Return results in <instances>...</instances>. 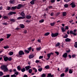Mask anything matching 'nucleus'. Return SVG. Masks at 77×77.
Wrapping results in <instances>:
<instances>
[{"instance_id": "f257e3e1", "label": "nucleus", "mask_w": 77, "mask_h": 77, "mask_svg": "<svg viewBox=\"0 0 77 77\" xmlns=\"http://www.w3.org/2000/svg\"><path fill=\"white\" fill-rule=\"evenodd\" d=\"M24 54V52L23 51H20L19 52V55L18 57H21L22 55Z\"/></svg>"}, {"instance_id": "f03ea898", "label": "nucleus", "mask_w": 77, "mask_h": 77, "mask_svg": "<svg viewBox=\"0 0 77 77\" xmlns=\"http://www.w3.org/2000/svg\"><path fill=\"white\" fill-rule=\"evenodd\" d=\"M1 68L2 69L4 70V71H8V68H7V67L5 66H2L1 67Z\"/></svg>"}, {"instance_id": "7ed1b4c3", "label": "nucleus", "mask_w": 77, "mask_h": 77, "mask_svg": "<svg viewBox=\"0 0 77 77\" xmlns=\"http://www.w3.org/2000/svg\"><path fill=\"white\" fill-rule=\"evenodd\" d=\"M59 35V33H57L55 34L52 33L51 36L52 37H56L57 36H58Z\"/></svg>"}, {"instance_id": "20e7f679", "label": "nucleus", "mask_w": 77, "mask_h": 77, "mask_svg": "<svg viewBox=\"0 0 77 77\" xmlns=\"http://www.w3.org/2000/svg\"><path fill=\"white\" fill-rule=\"evenodd\" d=\"M69 33H70V34H72V35H74L75 36H76V35H77V33L74 32H73V31H70Z\"/></svg>"}, {"instance_id": "39448f33", "label": "nucleus", "mask_w": 77, "mask_h": 77, "mask_svg": "<svg viewBox=\"0 0 77 77\" xmlns=\"http://www.w3.org/2000/svg\"><path fill=\"white\" fill-rule=\"evenodd\" d=\"M26 71H28L30 68H31V67L30 66H26L25 67Z\"/></svg>"}, {"instance_id": "423d86ee", "label": "nucleus", "mask_w": 77, "mask_h": 77, "mask_svg": "<svg viewBox=\"0 0 77 77\" xmlns=\"http://www.w3.org/2000/svg\"><path fill=\"white\" fill-rule=\"evenodd\" d=\"M70 5H71L72 8H75V5L74 2H72L70 4Z\"/></svg>"}, {"instance_id": "0eeeda50", "label": "nucleus", "mask_w": 77, "mask_h": 77, "mask_svg": "<svg viewBox=\"0 0 77 77\" xmlns=\"http://www.w3.org/2000/svg\"><path fill=\"white\" fill-rule=\"evenodd\" d=\"M16 14V12L11 11L8 13V15H12V14Z\"/></svg>"}, {"instance_id": "6e6552de", "label": "nucleus", "mask_w": 77, "mask_h": 77, "mask_svg": "<svg viewBox=\"0 0 77 77\" xmlns=\"http://www.w3.org/2000/svg\"><path fill=\"white\" fill-rule=\"evenodd\" d=\"M22 6H23V5L21 4H19L18 5V6L17 7V9H20Z\"/></svg>"}, {"instance_id": "1a4fd4ad", "label": "nucleus", "mask_w": 77, "mask_h": 77, "mask_svg": "<svg viewBox=\"0 0 77 77\" xmlns=\"http://www.w3.org/2000/svg\"><path fill=\"white\" fill-rule=\"evenodd\" d=\"M67 55H68V54H67V53H65L63 55V57L66 58V57H67Z\"/></svg>"}, {"instance_id": "9d476101", "label": "nucleus", "mask_w": 77, "mask_h": 77, "mask_svg": "<svg viewBox=\"0 0 77 77\" xmlns=\"http://www.w3.org/2000/svg\"><path fill=\"white\" fill-rule=\"evenodd\" d=\"M65 40L66 42H69V41H71V39L68 38H66Z\"/></svg>"}, {"instance_id": "9b49d317", "label": "nucleus", "mask_w": 77, "mask_h": 77, "mask_svg": "<svg viewBox=\"0 0 77 77\" xmlns=\"http://www.w3.org/2000/svg\"><path fill=\"white\" fill-rule=\"evenodd\" d=\"M36 0H32V1H31L30 2V3L31 5H34L35 4V1Z\"/></svg>"}, {"instance_id": "f8f14e48", "label": "nucleus", "mask_w": 77, "mask_h": 77, "mask_svg": "<svg viewBox=\"0 0 77 77\" xmlns=\"http://www.w3.org/2000/svg\"><path fill=\"white\" fill-rule=\"evenodd\" d=\"M33 57H34V55L33 54L30 55L29 56V59H32V58H33Z\"/></svg>"}, {"instance_id": "ddd939ff", "label": "nucleus", "mask_w": 77, "mask_h": 77, "mask_svg": "<svg viewBox=\"0 0 77 77\" xmlns=\"http://www.w3.org/2000/svg\"><path fill=\"white\" fill-rule=\"evenodd\" d=\"M24 18H25V17H20L17 18V20H21V19H24Z\"/></svg>"}, {"instance_id": "4468645a", "label": "nucleus", "mask_w": 77, "mask_h": 77, "mask_svg": "<svg viewBox=\"0 0 77 77\" xmlns=\"http://www.w3.org/2000/svg\"><path fill=\"white\" fill-rule=\"evenodd\" d=\"M31 17L32 16L29 15H27L26 17V18L27 19H30V18H31Z\"/></svg>"}, {"instance_id": "2eb2a0df", "label": "nucleus", "mask_w": 77, "mask_h": 77, "mask_svg": "<svg viewBox=\"0 0 77 77\" xmlns=\"http://www.w3.org/2000/svg\"><path fill=\"white\" fill-rule=\"evenodd\" d=\"M4 60L6 62L8 60V57H5L4 58Z\"/></svg>"}, {"instance_id": "dca6fc26", "label": "nucleus", "mask_w": 77, "mask_h": 77, "mask_svg": "<svg viewBox=\"0 0 77 77\" xmlns=\"http://www.w3.org/2000/svg\"><path fill=\"white\" fill-rule=\"evenodd\" d=\"M21 71L22 72H24L25 71H26V69L24 67L23 68L21 69Z\"/></svg>"}, {"instance_id": "f3484780", "label": "nucleus", "mask_w": 77, "mask_h": 77, "mask_svg": "<svg viewBox=\"0 0 77 77\" xmlns=\"http://www.w3.org/2000/svg\"><path fill=\"white\" fill-rule=\"evenodd\" d=\"M17 6H15V7H11V9L12 10H15L16 9H17Z\"/></svg>"}, {"instance_id": "a211bd4d", "label": "nucleus", "mask_w": 77, "mask_h": 77, "mask_svg": "<svg viewBox=\"0 0 77 77\" xmlns=\"http://www.w3.org/2000/svg\"><path fill=\"white\" fill-rule=\"evenodd\" d=\"M56 23V22H53V23H50V25L51 26H54V24Z\"/></svg>"}, {"instance_id": "6ab92c4d", "label": "nucleus", "mask_w": 77, "mask_h": 77, "mask_svg": "<svg viewBox=\"0 0 77 77\" xmlns=\"http://www.w3.org/2000/svg\"><path fill=\"white\" fill-rule=\"evenodd\" d=\"M20 27L21 28H22V29H23L24 28V25L23 24H21L20 25Z\"/></svg>"}, {"instance_id": "aec40b11", "label": "nucleus", "mask_w": 77, "mask_h": 77, "mask_svg": "<svg viewBox=\"0 0 77 77\" xmlns=\"http://www.w3.org/2000/svg\"><path fill=\"white\" fill-rule=\"evenodd\" d=\"M66 15V12H63V17H65Z\"/></svg>"}, {"instance_id": "412c9836", "label": "nucleus", "mask_w": 77, "mask_h": 77, "mask_svg": "<svg viewBox=\"0 0 77 77\" xmlns=\"http://www.w3.org/2000/svg\"><path fill=\"white\" fill-rule=\"evenodd\" d=\"M61 30H62V32H65V29L63 27H62L61 28Z\"/></svg>"}, {"instance_id": "4be33fe9", "label": "nucleus", "mask_w": 77, "mask_h": 77, "mask_svg": "<svg viewBox=\"0 0 77 77\" xmlns=\"http://www.w3.org/2000/svg\"><path fill=\"white\" fill-rule=\"evenodd\" d=\"M21 15L22 16V17H24L25 14H24V13H23V12H22L21 13Z\"/></svg>"}, {"instance_id": "5701e85b", "label": "nucleus", "mask_w": 77, "mask_h": 77, "mask_svg": "<svg viewBox=\"0 0 77 77\" xmlns=\"http://www.w3.org/2000/svg\"><path fill=\"white\" fill-rule=\"evenodd\" d=\"M17 69H18V70H19V71H20L21 69V67H20V66H17Z\"/></svg>"}, {"instance_id": "b1692460", "label": "nucleus", "mask_w": 77, "mask_h": 77, "mask_svg": "<svg viewBox=\"0 0 77 77\" xmlns=\"http://www.w3.org/2000/svg\"><path fill=\"white\" fill-rule=\"evenodd\" d=\"M42 70V68H40L39 69H38V71H39V72H41Z\"/></svg>"}, {"instance_id": "393cba45", "label": "nucleus", "mask_w": 77, "mask_h": 77, "mask_svg": "<svg viewBox=\"0 0 77 77\" xmlns=\"http://www.w3.org/2000/svg\"><path fill=\"white\" fill-rule=\"evenodd\" d=\"M29 72L31 74L32 72V69H30L29 70Z\"/></svg>"}, {"instance_id": "a878e982", "label": "nucleus", "mask_w": 77, "mask_h": 77, "mask_svg": "<svg viewBox=\"0 0 77 77\" xmlns=\"http://www.w3.org/2000/svg\"><path fill=\"white\" fill-rule=\"evenodd\" d=\"M48 57V58H50V56H51V55H50V54L49 53L47 54Z\"/></svg>"}, {"instance_id": "bb28decb", "label": "nucleus", "mask_w": 77, "mask_h": 77, "mask_svg": "<svg viewBox=\"0 0 77 77\" xmlns=\"http://www.w3.org/2000/svg\"><path fill=\"white\" fill-rule=\"evenodd\" d=\"M9 54L10 56H12V55H13V54H14V53L13 52L11 51L9 53Z\"/></svg>"}, {"instance_id": "cd10ccee", "label": "nucleus", "mask_w": 77, "mask_h": 77, "mask_svg": "<svg viewBox=\"0 0 77 77\" xmlns=\"http://www.w3.org/2000/svg\"><path fill=\"white\" fill-rule=\"evenodd\" d=\"M50 35V32H47L46 33H45V36H48V35Z\"/></svg>"}, {"instance_id": "c85d7f7f", "label": "nucleus", "mask_w": 77, "mask_h": 77, "mask_svg": "<svg viewBox=\"0 0 77 77\" xmlns=\"http://www.w3.org/2000/svg\"><path fill=\"white\" fill-rule=\"evenodd\" d=\"M75 44L74 45V47H75V48H77V42H75Z\"/></svg>"}, {"instance_id": "c756f323", "label": "nucleus", "mask_w": 77, "mask_h": 77, "mask_svg": "<svg viewBox=\"0 0 77 77\" xmlns=\"http://www.w3.org/2000/svg\"><path fill=\"white\" fill-rule=\"evenodd\" d=\"M41 47H40L39 48H36V50L38 51L40 50H41Z\"/></svg>"}, {"instance_id": "7c9ffc66", "label": "nucleus", "mask_w": 77, "mask_h": 77, "mask_svg": "<svg viewBox=\"0 0 77 77\" xmlns=\"http://www.w3.org/2000/svg\"><path fill=\"white\" fill-rule=\"evenodd\" d=\"M11 36V34H7V38H9L10 36Z\"/></svg>"}, {"instance_id": "2f4dec72", "label": "nucleus", "mask_w": 77, "mask_h": 77, "mask_svg": "<svg viewBox=\"0 0 77 77\" xmlns=\"http://www.w3.org/2000/svg\"><path fill=\"white\" fill-rule=\"evenodd\" d=\"M10 21H12V22H15V20L14 19H11L10 20Z\"/></svg>"}, {"instance_id": "473e14b6", "label": "nucleus", "mask_w": 77, "mask_h": 77, "mask_svg": "<svg viewBox=\"0 0 77 77\" xmlns=\"http://www.w3.org/2000/svg\"><path fill=\"white\" fill-rule=\"evenodd\" d=\"M3 75V73L2 72H0V76H2Z\"/></svg>"}, {"instance_id": "72a5a7b5", "label": "nucleus", "mask_w": 77, "mask_h": 77, "mask_svg": "<svg viewBox=\"0 0 77 77\" xmlns=\"http://www.w3.org/2000/svg\"><path fill=\"white\" fill-rule=\"evenodd\" d=\"M4 48L5 49H6V48H9V47L7 46H5Z\"/></svg>"}, {"instance_id": "f704fd0d", "label": "nucleus", "mask_w": 77, "mask_h": 77, "mask_svg": "<svg viewBox=\"0 0 77 77\" xmlns=\"http://www.w3.org/2000/svg\"><path fill=\"white\" fill-rule=\"evenodd\" d=\"M68 35L67 34H66V35L64 36L63 37L64 38H68Z\"/></svg>"}, {"instance_id": "c9c22d12", "label": "nucleus", "mask_w": 77, "mask_h": 77, "mask_svg": "<svg viewBox=\"0 0 77 77\" xmlns=\"http://www.w3.org/2000/svg\"><path fill=\"white\" fill-rule=\"evenodd\" d=\"M50 67H49V66L48 65L47 66H45V68L46 69H48Z\"/></svg>"}, {"instance_id": "e433bc0d", "label": "nucleus", "mask_w": 77, "mask_h": 77, "mask_svg": "<svg viewBox=\"0 0 77 77\" xmlns=\"http://www.w3.org/2000/svg\"><path fill=\"white\" fill-rule=\"evenodd\" d=\"M46 76V75H45V74L44 73L42 75V77H45Z\"/></svg>"}, {"instance_id": "4c0bfd02", "label": "nucleus", "mask_w": 77, "mask_h": 77, "mask_svg": "<svg viewBox=\"0 0 77 77\" xmlns=\"http://www.w3.org/2000/svg\"><path fill=\"white\" fill-rule=\"evenodd\" d=\"M60 44L59 43H57L56 45V47H58V46H59L60 45Z\"/></svg>"}, {"instance_id": "58836bf2", "label": "nucleus", "mask_w": 77, "mask_h": 77, "mask_svg": "<svg viewBox=\"0 0 77 77\" xmlns=\"http://www.w3.org/2000/svg\"><path fill=\"white\" fill-rule=\"evenodd\" d=\"M69 73H70V74H72V71L71 70V69H70L69 71Z\"/></svg>"}, {"instance_id": "ea45409f", "label": "nucleus", "mask_w": 77, "mask_h": 77, "mask_svg": "<svg viewBox=\"0 0 77 77\" xmlns=\"http://www.w3.org/2000/svg\"><path fill=\"white\" fill-rule=\"evenodd\" d=\"M3 18H4V19H8V17L6 16H4L3 17Z\"/></svg>"}, {"instance_id": "a19ab883", "label": "nucleus", "mask_w": 77, "mask_h": 77, "mask_svg": "<svg viewBox=\"0 0 77 77\" xmlns=\"http://www.w3.org/2000/svg\"><path fill=\"white\" fill-rule=\"evenodd\" d=\"M51 75H51V73H49L48 74V77H51Z\"/></svg>"}, {"instance_id": "79ce46f5", "label": "nucleus", "mask_w": 77, "mask_h": 77, "mask_svg": "<svg viewBox=\"0 0 77 77\" xmlns=\"http://www.w3.org/2000/svg\"><path fill=\"white\" fill-rule=\"evenodd\" d=\"M19 73L18 72H17V71H16L15 72V74H16L17 75H18V73Z\"/></svg>"}, {"instance_id": "37998d69", "label": "nucleus", "mask_w": 77, "mask_h": 77, "mask_svg": "<svg viewBox=\"0 0 77 77\" xmlns=\"http://www.w3.org/2000/svg\"><path fill=\"white\" fill-rule=\"evenodd\" d=\"M25 51L27 53H29V51L27 50H25Z\"/></svg>"}, {"instance_id": "c03bdc74", "label": "nucleus", "mask_w": 77, "mask_h": 77, "mask_svg": "<svg viewBox=\"0 0 77 77\" xmlns=\"http://www.w3.org/2000/svg\"><path fill=\"white\" fill-rule=\"evenodd\" d=\"M71 0H64V2H69V1H71Z\"/></svg>"}, {"instance_id": "a18cd8bd", "label": "nucleus", "mask_w": 77, "mask_h": 77, "mask_svg": "<svg viewBox=\"0 0 77 77\" xmlns=\"http://www.w3.org/2000/svg\"><path fill=\"white\" fill-rule=\"evenodd\" d=\"M32 49V47H30L28 48V50H29V51H30Z\"/></svg>"}, {"instance_id": "49530a36", "label": "nucleus", "mask_w": 77, "mask_h": 77, "mask_svg": "<svg viewBox=\"0 0 77 77\" xmlns=\"http://www.w3.org/2000/svg\"><path fill=\"white\" fill-rule=\"evenodd\" d=\"M44 20H41L39 21V22L40 23H43V22H44Z\"/></svg>"}, {"instance_id": "de8ad7c7", "label": "nucleus", "mask_w": 77, "mask_h": 77, "mask_svg": "<svg viewBox=\"0 0 77 77\" xmlns=\"http://www.w3.org/2000/svg\"><path fill=\"white\" fill-rule=\"evenodd\" d=\"M64 76L65 74H64V73L61 74L60 75L61 77H64Z\"/></svg>"}, {"instance_id": "09e8293b", "label": "nucleus", "mask_w": 77, "mask_h": 77, "mask_svg": "<svg viewBox=\"0 0 77 77\" xmlns=\"http://www.w3.org/2000/svg\"><path fill=\"white\" fill-rule=\"evenodd\" d=\"M64 6L65 8H68V5L67 4L65 5Z\"/></svg>"}, {"instance_id": "8fccbe9b", "label": "nucleus", "mask_w": 77, "mask_h": 77, "mask_svg": "<svg viewBox=\"0 0 77 77\" xmlns=\"http://www.w3.org/2000/svg\"><path fill=\"white\" fill-rule=\"evenodd\" d=\"M16 75H15V74L11 75V77H16Z\"/></svg>"}, {"instance_id": "3c124183", "label": "nucleus", "mask_w": 77, "mask_h": 77, "mask_svg": "<svg viewBox=\"0 0 77 77\" xmlns=\"http://www.w3.org/2000/svg\"><path fill=\"white\" fill-rule=\"evenodd\" d=\"M44 57H43V56H40L39 57V59H42V58H43Z\"/></svg>"}, {"instance_id": "603ef678", "label": "nucleus", "mask_w": 77, "mask_h": 77, "mask_svg": "<svg viewBox=\"0 0 77 77\" xmlns=\"http://www.w3.org/2000/svg\"><path fill=\"white\" fill-rule=\"evenodd\" d=\"M51 3H54V2H55V0H51Z\"/></svg>"}, {"instance_id": "864d4df0", "label": "nucleus", "mask_w": 77, "mask_h": 77, "mask_svg": "<svg viewBox=\"0 0 77 77\" xmlns=\"http://www.w3.org/2000/svg\"><path fill=\"white\" fill-rule=\"evenodd\" d=\"M55 53H56L57 55H58L59 54V52H57V51H55Z\"/></svg>"}, {"instance_id": "5fc2aeb1", "label": "nucleus", "mask_w": 77, "mask_h": 77, "mask_svg": "<svg viewBox=\"0 0 77 77\" xmlns=\"http://www.w3.org/2000/svg\"><path fill=\"white\" fill-rule=\"evenodd\" d=\"M11 9V7H8L7 10H9Z\"/></svg>"}, {"instance_id": "6e6d98bb", "label": "nucleus", "mask_w": 77, "mask_h": 77, "mask_svg": "<svg viewBox=\"0 0 77 77\" xmlns=\"http://www.w3.org/2000/svg\"><path fill=\"white\" fill-rule=\"evenodd\" d=\"M8 60H9V61H11V60H12V58H8Z\"/></svg>"}, {"instance_id": "4d7b16f0", "label": "nucleus", "mask_w": 77, "mask_h": 77, "mask_svg": "<svg viewBox=\"0 0 77 77\" xmlns=\"http://www.w3.org/2000/svg\"><path fill=\"white\" fill-rule=\"evenodd\" d=\"M52 8H53V6H50L48 7V8L49 9H52Z\"/></svg>"}, {"instance_id": "13d9d810", "label": "nucleus", "mask_w": 77, "mask_h": 77, "mask_svg": "<svg viewBox=\"0 0 77 77\" xmlns=\"http://www.w3.org/2000/svg\"><path fill=\"white\" fill-rule=\"evenodd\" d=\"M68 27L66 26V28H65V30H68Z\"/></svg>"}, {"instance_id": "bf43d9fd", "label": "nucleus", "mask_w": 77, "mask_h": 77, "mask_svg": "<svg viewBox=\"0 0 77 77\" xmlns=\"http://www.w3.org/2000/svg\"><path fill=\"white\" fill-rule=\"evenodd\" d=\"M72 57H75V54H73L72 56Z\"/></svg>"}, {"instance_id": "052dcab7", "label": "nucleus", "mask_w": 77, "mask_h": 77, "mask_svg": "<svg viewBox=\"0 0 77 77\" xmlns=\"http://www.w3.org/2000/svg\"><path fill=\"white\" fill-rule=\"evenodd\" d=\"M77 29H75L73 30V32L74 33H75L76 32V31H77Z\"/></svg>"}, {"instance_id": "680f3d73", "label": "nucleus", "mask_w": 77, "mask_h": 77, "mask_svg": "<svg viewBox=\"0 0 77 77\" xmlns=\"http://www.w3.org/2000/svg\"><path fill=\"white\" fill-rule=\"evenodd\" d=\"M3 40H4V39L3 38L0 39V41H3Z\"/></svg>"}, {"instance_id": "e2e57ef3", "label": "nucleus", "mask_w": 77, "mask_h": 77, "mask_svg": "<svg viewBox=\"0 0 77 77\" xmlns=\"http://www.w3.org/2000/svg\"><path fill=\"white\" fill-rule=\"evenodd\" d=\"M65 71L66 72H68V68H67V69H66Z\"/></svg>"}, {"instance_id": "0e129e2a", "label": "nucleus", "mask_w": 77, "mask_h": 77, "mask_svg": "<svg viewBox=\"0 0 77 77\" xmlns=\"http://www.w3.org/2000/svg\"><path fill=\"white\" fill-rule=\"evenodd\" d=\"M36 63H39V61L38 60H37L35 61Z\"/></svg>"}, {"instance_id": "69168bd1", "label": "nucleus", "mask_w": 77, "mask_h": 77, "mask_svg": "<svg viewBox=\"0 0 77 77\" xmlns=\"http://www.w3.org/2000/svg\"><path fill=\"white\" fill-rule=\"evenodd\" d=\"M10 76V75H5L6 77H9Z\"/></svg>"}, {"instance_id": "338daca9", "label": "nucleus", "mask_w": 77, "mask_h": 77, "mask_svg": "<svg viewBox=\"0 0 77 77\" xmlns=\"http://www.w3.org/2000/svg\"><path fill=\"white\" fill-rule=\"evenodd\" d=\"M24 33H27V31L26 30H25L24 31Z\"/></svg>"}, {"instance_id": "774afa93", "label": "nucleus", "mask_w": 77, "mask_h": 77, "mask_svg": "<svg viewBox=\"0 0 77 77\" xmlns=\"http://www.w3.org/2000/svg\"><path fill=\"white\" fill-rule=\"evenodd\" d=\"M23 77H27V75H24Z\"/></svg>"}]
</instances>
